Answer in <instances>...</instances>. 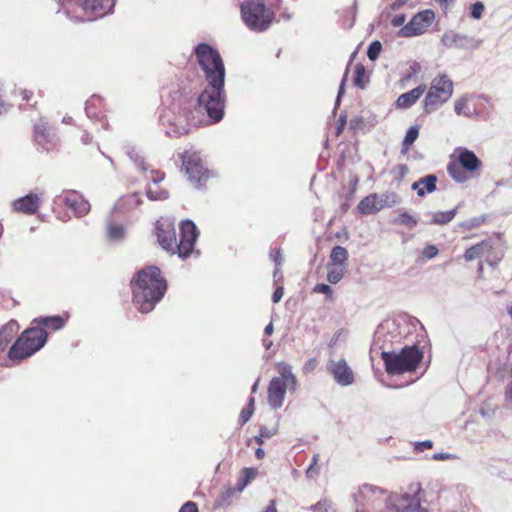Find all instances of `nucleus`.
Instances as JSON below:
<instances>
[{
	"mask_svg": "<svg viewBox=\"0 0 512 512\" xmlns=\"http://www.w3.org/2000/svg\"><path fill=\"white\" fill-rule=\"evenodd\" d=\"M56 201L63 202L73 211L76 217L84 216L90 211L89 202L74 190L64 191L61 195L56 197Z\"/></svg>",
	"mask_w": 512,
	"mask_h": 512,
	"instance_id": "nucleus-13",
	"label": "nucleus"
},
{
	"mask_svg": "<svg viewBox=\"0 0 512 512\" xmlns=\"http://www.w3.org/2000/svg\"><path fill=\"white\" fill-rule=\"evenodd\" d=\"M179 512H198L197 504L192 501H188L180 508Z\"/></svg>",
	"mask_w": 512,
	"mask_h": 512,
	"instance_id": "nucleus-55",
	"label": "nucleus"
},
{
	"mask_svg": "<svg viewBox=\"0 0 512 512\" xmlns=\"http://www.w3.org/2000/svg\"><path fill=\"white\" fill-rule=\"evenodd\" d=\"M426 90V85L421 84L416 88L401 94L396 100L397 108L407 109L417 102Z\"/></svg>",
	"mask_w": 512,
	"mask_h": 512,
	"instance_id": "nucleus-19",
	"label": "nucleus"
},
{
	"mask_svg": "<svg viewBox=\"0 0 512 512\" xmlns=\"http://www.w3.org/2000/svg\"><path fill=\"white\" fill-rule=\"evenodd\" d=\"M437 254H438V249L434 245H428L423 250L424 257H426L428 259L434 258L435 256H437Z\"/></svg>",
	"mask_w": 512,
	"mask_h": 512,
	"instance_id": "nucleus-49",
	"label": "nucleus"
},
{
	"mask_svg": "<svg viewBox=\"0 0 512 512\" xmlns=\"http://www.w3.org/2000/svg\"><path fill=\"white\" fill-rule=\"evenodd\" d=\"M273 278H274L275 283H278L283 280V275H282L280 267H277V266L275 267V270L273 272Z\"/></svg>",
	"mask_w": 512,
	"mask_h": 512,
	"instance_id": "nucleus-62",
	"label": "nucleus"
},
{
	"mask_svg": "<svg viewBox=\"0 0 512 512\" xmlns=\"http://www.w3.org/2000/svg\"><path fill=\"white\" fill-rule=\"evenodd\" d=\"M466 103H467V101H466V99H465V98H460V99H458V100L455 102V104H454V110H455V113H456L457 115H461V114H462L463 109H464V107L466 106Z\"/></svg>",
	"mask_w": 512,
	"mask_h": 512,
	"instance_id": "nucleus-56",
	"label": "nucleus"
},
{
	"mask_svg": "<svg viewBox=\"0 0 512 512\" xmlns=\"http://www.w3.org/2000/svg\"><path fill=\"white\" fill-rule=\"evenodd\" d=\"M378 202L381 209L384 207H393L400 202V197L395 192H387L379 195Z\"/></svg>",
	"mask_w": 512,
	"mask_h": 512,
	"instance_id": "nucleus-29",
	"label": "nucleus"
},
{
	"mask_svg": "<svg viewBox=\"0 0 512 512\" xmlns=\"http://www.w3.org/2000/svg\"><path fill=\"white\" fill-rule=\"evenodd\" d=\"M308 509L312 512H335L332 501L326 498L311 505Z\"/></svg>",
	"mask_w": 512,
	"mask_h": 512,
	"instance_id": "nucleus-35",
	"label": "nucleus"
},
{
	"mask_svg": "<svg viewBox=\"0 0 512 512\" xmlns=\"http://www.w3.org/2000/svg\"><path fill=\"white\" fill-rule=\"evenodd\" d=\"M441 43L447 48L475 50L480 47L482 40L454 31H446L442 35Z\"/></svg>",
	"mask_w": 512,
	"mask_h": 512,
	"instance_id": "nucleus-12",
	"label": "nucleus"
},
{
	"mask_svg": "<svg viewBox=\"0 0 512 512\" xmlns=\"http://www.w3.org/2000/svg\"><path fill=\"white\" fill-rule=\"evenodd\" d=\"M257 474V468L248 467L241 470L236 483L237 492H242L246 488V486L256 478Z\"/></svg>",
	"mask_w": 512,
	"mask_h": 512,
	"instance_id": "nucleus-24",
	"label": "nucleus"
},
{
	"mask_svg": "<svg viewBox=\"0 0 512 512\" xmlns=\"http://www.w3.org/2000/svg\"><path fill=\"white\" fill-rule=\"evenodd\" d=\"M407 1L408 0H395L390 7L393 11H396L400 9L403 5H405Z\"/></svg>",
	"mask_w": 512,
	"mask_h": 512,
	"instance_id": "nucleus-63",
	"label": "nucleus"
},
{
	"mask_svg": "<svg viewBox=\"0 0 512 512\" xmlns=\"http://www.w3.org/2000/svg\"><path fill=\"white\" fill-rule=\"evenodd\" d=\"M283 295H284V287H283V285L277 286V288L275 289V291L272 294V301L274 303L280 302V300L282 299Z\"/></svg>",
	"mask_w": 512,
	"mask_h": 512,
	"instance_id": "nucleus-54",
	"label": "nucleus"
},
{
	"mask_svg": "<svg viewBox=\"0 0 512 512\" xmlns=\"http://www.w3.org/2000/svg\"><path fill=\"white\" fill-rule=\"evenodd\" d=\"M40 206V196L36 193H29L13 202L14 210L28 215L35 214Z\"/></svg>",
	"mask_w": 512,
	"mask_h": 512,
	"instance_id": "nucleus-18",
	"label": "nucleus"
},
{
	"mask_svg": "<svg viewBox=\"0 0 512 512\" xmlns=\"http://www.w3.org/2000/svg\"><path fill=\"white\" fill-rule=\"evenodd\" d=\"M276 433V428L273 427L271 429L261 428L259 436L256 437V442L258 445H263V438H271Z\"/></svg>",
	"mask_w": 512,
	"mask_h": 512,
	"instance_id": "nucleus-42",
	"label": "nucleus"
},
{
	"mask_svg": "<svg viewBox=\"0 0 512 512\" xmlns=\"http://www.w3.org/2000/svg\"><path fill=\"white\" fill-rule=\"evenodd\" d=\"M128 155L135 162L137 167H139L143 171L147 170V167L145 165L144 159L141 156H139L138 153L135 150L129 151Z\"/></svg>",
	"mask_w": 512,
	"mask_h": 512,
	"instance_id": "nucleus-46",
	"label": "nucleus"
},
{
	"mask_svg": "<svg viewBox=\"0 0 512 512\" xmlns=\"http://www.w3.org/2000/svg\"><path fill=\"white\" fill-rule=\"evenodd\" d=\"M313 291L316 292V293L326 294L330 298L332 296V289H331V287L329 285H327V284H324V283L317 284L314 287Z\"/></svg>",
	"mask_w": 512,
	"mask_h": 512,
	"instance_id": "nucleus-47",
	"label": "nucleus"
},
{
	"mask_svg": "<svg viewBox=\"0 0 512 512\" xmlns=\"http://www.w3.org/2000/svg\"><path fill=\"white\" fill-rule=\"evenodd\" d=\"M347 74H348V70L345 71L343 79L341 81V84H340V87H339V91H338V95H337V99H336V106L339 104L340 98H341L342 94L344 93V86H345Z\"/></svg>",
	"mask_w": 512,
	"mask_h": 512,
	"instance_id": "nucleus-59",
	"label": "nucleus"
},
{
	"mask_svg": "<svg viewBox=\"0 0 512 512\" xmlns=\"http://www.w3.org/2000/svg\"><path fill=\"white\" fill-rule=\"evenodd\" d=\"M198 235V229L193 221H182L180 224V240L179 242L176 241L175 253L182 259L188 258L194 250Z\"/></svg>",
	"mask_w": 512,
	"mask_h": 512,
	"instance_id": "nucleus-11",
	"label": "nucleus"
},
{
	"mask_svg": "<svg viewBox=\"0 0 512 512\" xmlns=\"http://www.w3.org/2000/svg\"><path fill=\"white\" fill-rule=\"evenodd\" d=\"M279 377L271 379L268 386V403L273 409H278L283 405L287 390L295 391L297 380L292 373L290 366L284 365L279 370Z\"/></svg>",
	"mask_w": 512,
	"mask_h": 512,
	"instance_id": "nucleus-6",
	"label": "nucleus"
},
{
	"mask_svg": "<svg viewBox=\"0 0 512 512\" xmlns=\"http://www.w3.org/2000/svg\"><path fill=\"white\" fill-rule=\"evenodd\" d=\"M126 202L130 206H138L142 203V200L139 193H133L126 197Z\"/></svg>",
	"mask_w": 512,
	"mask_h": 512,
	"instance_id": "nucleus-50",
	"label": "nucleus"
},
{
	"mask_svg": "<svg viewBox=\"0 0 512 512\" xmlns=\"http://www.w3.org/2000/svg\"><path fill=\"white\" fill-rule=\"evenodd\" d=\"M194 53L207 82L198 96V109L200 112H206L213 122H219L224 116L226 102L223 60L220 53L206 43L198 44L194 48Z\"/></svg>",
	"mask_w": 512,
	"mask_h": 512,
	"instance_id": "nucleus-1",
	"label": "nucleus"
},
{
	"mask_svg": "<svg viewBox=\"0 0 512 512\" xmlns=\"http://www.w3.org/2000/svg\"><path fill=\"white\" fill-rule=\"evenodd\" d=\"M464 170L465 169L459 163L449 162L447 165L448 174L457 183H464L468 180V176Z\"/></svg>",
	"mask_w": 512,
	"mask_h": 512,
	"instance_id": "nucleus-25",
	"label": "nucleus"
},
{
	"mask_svg": "<svg viewBox=\"0 0 512 512\" xmlns=\"http://www.w3.org/2000/svg\"><path fill=\"white\" fill-rule=\"evenodd\" d=\"M151 175H152L151 179L154 184L161 182L165 176L163 172H160L158 170H151Z\"/></svg>",
	"mask_w": 512,
	"mask_h": 512,
	"instance_id": "nucleus-58",
	"label": "nucleus"
},
{
	"mask_svg": "<svg viewBox=\"0 0 512 512\" xmlns=\"http://www.w3.org/2000/svg\"><path fill=\"white\" fill-rule=\"evenodd\" d=\"M156 236L161 247L175 253L176 249V231L174 223L169 220L157 221L156 223Z\"/></svg>",
	"mask_w": 512,
	"mask_h": 512,
	"instance_id": "nucleus-14",
	"label": "nucleus"
},
{
	"mask_svg": "<svg viewBox=\"0 0 512 512\" xmlns=\"http://www.w3.org/2000/svg\"><path fill=\"white\" fill-rule=\"evenodd\" d=\"M48 334L41 327L26 329L10 347L8 357L10 360H23L39 351L46 343Z\"/></svg>",
	"mask_w": 512,
	"mask_h": 512,
	"instance_id": "nucleus-4",
	"label": "nucleus"
},
{
	"mask_svg": "<svg viewBox=\"0 0 512 512\" xmlns=\"http://www.w3.org/2000/svg\"><path fill=\"white\" fill-rule=\"evenodd\" d=\"M254 402H255L254 397H250L248 404L242 408V410L240 412V416H239L240 424H242V425L245 424L251 418L253 411H254Z\"/></svg>",
	"mask_w": 512,
	"mask_h": 512,
	"instance_id": "nucleus-36",
	"label": "nucleus"
},
{
	"mask_svg": "<svg viewBox=\"0 0 512 512\" xmlns=\"http://www.w3.org/2000/svg\"><path fill=\"white\" fill-rule=\"evenodd\" d=\"M365 67L362 64H358L355 67L354 84L360 88H364L363 78L365 76Z\"/></svg>",
	"mask_w": 512,
	"mask_h": 512,
	"instance_id": "nucleus-40",
	"label": "nucleus"
},
{
	"mask_svg": "<svg viewBox=\"0 0 512 512\" xmlns=\"http://www.w3.org/2000/svg\"><path fill=\"white\" fill-rule=\"evenodd\" d=\"M423 351L417 346H404L399 351H382L381 358L388 375L414 372L423 359Z\"/></svg>",
	"mask_w": 512,
	"mask_h": 512,
	"instance_id": "nucleus-3",
	"label": "nucleus"
},
{
	"mask_svg": "<svg viewBox=\"0 0 512 512\" xmlns=\"http://www.w3.org/2000/svg\"><path fill=\"white\" fill-rule=\"evenodd\" d=\"M346 125V114H341L338 119L337 135H339Z\"/></svg>",
	"mask_w": 512,
	"mask_h": 512,
	"instance_id": "nucleus-61",
	"label": "nucleus"
},
{
	"mask_svg": "<svg viewBox=\"0 0 512 512\" xmlns=\"http://www.w3.org/2000/svg\"><path fill=\"white\" fill-rule=\"evenodd\" d=\"M343 278L342 269H329L327 274V280L331 284H337Z\"/></svg>",
	"mask_w": 512,
	"mask_h": 512,
	"instance_id": "nucleus-41",
	"label": "nucleus"
},
{
	"mask_svg": "<svg viewBox=\"0 0 512 512\" xmlns=\"http://www.w3.org/2000/svg\"><path fill=\"white\" fill-rule=\"evenodd\" d=\"M101 102V98L96 95H93L90 99L86 101L85 112L88 118H98V108L101 106Z\"/></svg>",
	"mask_w": 512,
	"mask_h": 512,
	"instance_id": "nucleus-27",
	"label": "nucleus"
},
{
	"mask_svg": "<svg viewBox=\"0 0 512 512\" xmlns=\"http://www.w3.org/2000/svg\"><path fill=\"white\" fill-rule=\"evenodd\" d=\"M453 94V81L446 74L436 76L424 99V109L427 113L436 110L446 103Z\"/></svg>",
	"mask_w": 512,
	"mask_h": 512,
	"instance_id": "nucleus-7",
	"label": "nucleus"
},
{
	"mask_svg": "<svg viewBox=\"0 0 512 512\" xmlns=\"http://www.w3.org/2000/svg\"><path fill=\"white\" fill-rule=\"evenodd\" d=\"M107 236L111 241H120L125 237V228L122 225L108 223Z\"/></svg>",
	"mask_w": 512,
	"mask_h": 512,
	"instance_id": "nucleus-31",
	"label": "nucleus"
},
{
	"mask_svg": "<svg viewBox=\"0 0 512 512\" xmlns=\"http://www.w3.org/2000/svg\"><path fill=\"white\" fill-rule=\"evenodd\" d=\"M330 259L333 264L343 265L348 259V252L342 246H335L331 251Z\"/></svg>",
	"mask_w": 512,
	"mask_h": 512,
	"instance_id": "nucleus-30",
	"label": "nucleus"
},
{
	"mask_svg": "<svg viewBox=\"0 0 512 512\" xmlns=\"http://www.w3.org/2000/svg\"><path fill=\"white\" fill-rule=\"evenodd\" d=\"M273 261L277 267H280L283 263V256L280 250H277L275 254H271Z\"/></svg>",
	"mask_w": 512,
	"mask_h": 512,
	"instance_id": "nucleus-60",
	"label": "nucleus"
},
{
	"mask_svg": "<svg viewBox=\"0 0 512 512\" xmlns=\"http://www.w3.org/2000/svg\"><path fill=\"white\" fill-rule=\"evenodd\" d=\"M39 324L49 327L53 330H59L64 326V320L60 316H48V317H42L35 320Z\"/></svg>",
	"mask_w": 512,
	"mask_h": 512,
	"instance_id": "nucleus-28",
	"label": "nucleus"
},
{
	"mask_svg": "<svg viewBox=\"0 0 512 512\" xmlns=\"http://www.w3.org/2000/svg\"><path fill=\"white\" fill-rule=\"evenodd\" d=\"M437 180H438V178L436 175L429 174L424 177H421L420 183H421L422 188H424V190L426 191V193H432V192L436 191V189H437V186H436Z\"/></svg>",
	"mask_w": 512,
	"mask_h": 512,
	"instance_id": "nucleus-34",
	"label": "nucleus"
},
{
	"mask_svg": "<svg viewBox=\"0 0 512 512\" xmlns=\"http://www.w3.org/2000/svg\"><path fill=\"white\" fill-rule=\"evenodd\" d=\"M133 302L141 313L151 312L167 290L166 280L157 266H148L131 282Z\"/></svg>",
	"mask_w": 512,
	"mask_h": 512,
	"instance_id": "nucleus-2",
	"label": "nucleus"
},
{
	"mask_svg": "<svg viewBox=\"0 0 512 512\" xmlns=\"http://www.w3.org/2000/svg\"><path fill=\"white\" fill-rule=\"evenodd\" d=\"M318 457H319L318 454H315L313 456L312 462L306 470V475L309 478H314L319 473L318 468H317Z\"/></svg>",
	"mask_w": 512,
	"mask_h": 512,
	"instance_id": "nucleus-45",
	"label": "nucleus"
},
{
	"mask_svg": "<svg viewBox=\"0 0 512 512\" xmlns=\"http://www.w3.org/2000/svg\"><path fill=\"white\" fill-rule=\"evenodd\" d=\"M485 10V6L482 2L477 1L471 6V16L474 19H480L483 15V12Z\"/></svg>",
	"mask_w": 512,
	"mask_h": 512,
	"instance_id": "nucleus-44",
	"label": "nucleus"
},
{
	"mask_svg": "<svg viewBox=\"0 0 512 512\" xmlns=\"http://www.w3.org/2000/svg\"><path fill=\"white\" fill-rule=\"evenodd\" d=\"M188 131L184 127H178L177 125H170V127L166 130V134L170 137H181L185 135Z\"/></svg>",
	"mask_w": 512,
	"mask_h": 512,
	"instance_id": "nucleus-43",
	"label": "nucleus"
},
{
	"mask_svg": "<svg viewBox=\"0 0 512 512\" xmlns=\"http://www.w3.org/2000/svg\"><path fill=\"white\" fill-rule=\"evenodd\" d=\"M241 16L250 30L262 32L269 28L274 14L262 1L253 0L241 4Z\"/></svg>",
	"mask_w": 512,
	"mask_h": 512,
	"instance_id": "nucleus-5",
	"label": "nucleus"
},
{
	"mask_svg": "<svg viewBox=\"0 0 512 512\" xmlns=\"http://www.w3.org/2000/svg\"><path fill=\"white\" fill-rule=\"evenodd\" d=\"M411 189L416 191L417 195L419 197H424L426 195V191L424 190V188H422L421 186V183H420V179H418L417 181H415L414 183H412L411 185Z\"/></svg>",
	"mask_w": 512,
	"mask_h": 512,
	"instance_id": "nucleus-57",
	"label": "nucleus"
},
{
	"mask_svg": "<svg viewBox=\"0 0 512 512\" xmlns=\"http://www.w3.org/2000/svg\"><path fill=\"white\" fill-rule=\"evenodd\" d=\"M262 512H278L275 501L272 500L270 504Z\"/></svg>",
	"mask_w": 512,
	"mask_h": 512,
	"instance_id": "nucleus-64",
	"label": "nucleus"
},
{
	"mask_svg": "<svg viewBox=\"0 0 512 512\" xmlns=\"http://www.w3.org/2000/svg\"><path fill=\"white\" fill-rule=\"evenodd\" d=\"M328 371L332 374L335 382L341 386H350L354 383V372L345 359L330 360Z\"/></svg>",
	"mask_w": 512,
	"mask_h": 512,
	"instance_id": "nucleus-15",
	"label": "nucleus"
},
{
	"mask_svg": "<svg viewBox=\"0 0 512 512\" xmlns=\"http://www.w3.org/2000/svg\"><path fill=\"white\" fill-rule=\"evenodd\" d=\"M146 194H147L148 199H150L152 201L166 200L169 197V193L167 190L158 189V188L153 189L151 187L147 188Z\"/></svg>",
	"mask_w": 512,
	"mask_h": 512,
	"instance_id": "nucleus-37",
	"label": "nucleus"
},
{
	"mask_svg": "<svg viewBox=\"0 0 512 512\" xmlns=\"http://www.w3.org/2000/svg\"><path fill=\"white\" fill-rule=\"evenodd\" d=\"M456 216V209H451L448 211H439L433 214L432 220L429 224L434 225H445L451 222Z\"/></svg>",
	"mask_w": 512,
	"mask_h": 512,
	"instance_id": "nucleus-26",
	"label": "nucleus"
},
{
	"mask_svg": "<svg viewBox=\"0 0 512 512\" xmlns=\"http://www.w3.org/2000/svg\"><path fill=\"white\" fill-rule=\"evenodd\" d=\"M180 158L188 180L196 187L202 186L210 177V171L204 166L199 153L185 151L180 154Z\"/></svg>",
	"mask_w": 512,
	"mask_h": 512,
	"instance_id": "nucleus-9",
	"label": "nucleus"
},
{
	"mask_svg": "<svg viewBox=\"0 0 512 512\" xmlns=\"http://www.w3.org/2000/svg\"><path fill=\"white\" fill-rule=\"evenodd\" d=\"M34 140L36 144L45 151H51L58 145V138L55 132L47 127L44 122L35 124Z\"/></svg>",
	"mask_w": 512,
	"mask_h": 512,
	"instance_id": "nucleus-16",
	"label": "nucleus"
},
{
	"mask_svg": "<svg viewBox=\"0 0 512 512\" xmlns=\"http://www.w3.org/2000/svg\"><path fill=\"white\" fill-rule=\"evenodd\" d=\"M378 198L379 195L377 193L369 194L363 198L357 206L359 213L363 215H372L379 212L381 210V206H379Z\"/></svg>",
	"mask_w": 512,
	"mask_h": 512,
	"instance_id": "nucleus-21",
	"label": "nucleus"
},
{
	"mask_svg": "<svg viewBox=\"0 0 512 512\" xmlns=\"http://www.w3.org/2000/svg\"><path fill=\"white\" fill-rule=\"evenodd\" d=\"M435 20V13L426 9L415 14L411 20L397 32L398 37L411 38L422 35Z\"/></svg>",
	"mask_w": 512,
	"mask_h": 512,
	"instance_id": "nucleus-10",
	"label": "nucleus"
},
{
	"mask_svg": "<svg viewBox=\"0 0 512 512\" xmlns=\"http://www.w3.org/2000/svg\"><path fill=\"white\" fill-rule=\"evenodd\" d=\"M491 245L488 241H482L474 246H471L465 251L464 258L466 261H472L487 254L491 250Z\"/></svg>",
	"mask_w": 512,
	"mask_h": 512,
	"instance_id": "nucleus-23",
	"label": "nucleus"
},
{
	"mask_svg": "<svg viewBox=\"0 0 512 512\" xmlns=\"http://www.w3.org/2000/svg\"><path fill=\"white\" fill-rule=\"evenodd\" d=\"M235 492H237L236 487L235 488H227L222 493L221 501L223 503H229Z\"/></svg>",
	"mask_w": 512,
	"mask_h": 512,
	"instance_id": "nucleus-52",
	"label": "nucleus"
},
{
	"mask_svg": "<svg viewBox=\"0 0 512 512\" xmlns=\"http://www.w3.org/2000/svg\"><path fill=\"white\" fill-rule=\"evenodd\" d=\"M406 21V15L405 14H399L396 15L392 20L391 24L393 27H403L404 23Z\"/></svg>",
	"mask_w": 512,
	"mask_h": 512,
	"instance_id": "nucleus-53",
	"label": "nucleus"
},
{
	"mask_svg": "<svg viewBox=\"0 0 512 512\" xmlns=\"http://www.w3.org/2000/svg\"><path fill=\"white\" fill-rule=\"evenodd\" d=\"M115 0H81L85 12H91L94 18L103 17L112 11Z\"/></svg>",
	"mask_w": 512,
	"mask_h": 512,
	"instance_id": "nucleus-17",
	"label": "nucleus"
},
{
	"mask_svg": "<svg viewBox=\"0 0 512 512\" xmlns=\"http://www.w3.org/2000/svg\"><path fill=\"white\" fill-rule=\"evenodd\" d=\"M19 328V324L16 320H10L0 328V355L18 333Z\"/></svg>",
	"mask_w": 512,
	"mask_h": 512,
	"instance_id": "nucleus-20",
	"label": "nucleus"
},
{
	"mask_svg": "<svg viewBox=\"0 0 512 512\" xmlns=\"http://www.w3.org/2000/svg\"><path fill=\"white\" fill-rule=\"evenodd\" d=\"M394 224L403 225L408 227L409 229H413L418 224L416 218L410 215L408 212L404 211L397 218L393 220Z\"/></svg>",
	"mask_w": 512,
	"mask_h": 512,
	"instance_id": "nucleus-33",
	"label": "nucleus"
},
{
	"mask_svg": "<svg viewBox=\"0 0 512 512\" xmlns=\"http://www.w3.org/2000/svg\"><path fill=\"white\" fill-rule=\"evenodd\" d=\"M485 220H486L485 216L473 217V218L467 219L464 222H462L461 226L464 227L465 229L470 230V229L479 227L480 225H482L485 222Z\"/></svg>",
	"mask_w": 512,
	"mask_h": 512,
	"instance_id": "nucleus-39",
	"label": "nucleus"
},
{
	"mask_svg": "<svg viewBox=\"0 0 512 512\" xmlns=\"http://www.w3.org/2000/svg\"><path fill=\"white\" fill-rule=\"evenodd\" d=\"M453 458H456V455L447 453V452H437L431 456V459L436 460V461H444V460H449V459H453Z\"/></svg>",
	"mask_w": 512,
	"mask_h": 512,
	"instance_id": "nucleus-48",
	"label": "nucleus"
},
{
	"mask_svg": "<svg viewBox=\"0 0 512 512\" xmlns=\"http://www.w3.org/2000/svg\"><path fill=\"white\" fill-rule=\"evenodd\" d=\"M381 50H382V44L380 41L375 40V41L371 42L368 47V50H367L368 58L371 61H375L379 57Z\"/></svg>",
	"mask_w": 512,
	"mask_h": 512,
	"instance_id": "nucleus-38",
	"label": "nucleus"
},
{
	"mask_svg": "<svg viewBox=\"0 0 512 512\" xmlns=\"http://www.w3.org/2000/svg\"><path fill=\"white\" fill-rule=\"evenodd\" d=\"M420 493V483L410 484L406 493L388 498L387 512H424L420 507Z\"/></svg>",
	"mask_w": 512,
	"mask_h": 512,
	"instance_id": "nucleus-8",
	"label": "nucleus"
},
{
	"mask_svg": "<svg viewBox=\"0 0 512 512\" xmlns=\"http://www.w3.org/2000/svg\"><path fill=\"white\" fill-rule=\"evenodd\" d=\"M458 163L468 172H474L481 167V161L476 154L470 150H463L458 157Z\"/></svg>",
	"mask_w": 512,
	"mask_h": 512,
	"instance_id": "nucleus-22",
	"label": "nucleus"
},
{
	"mask_svg": "<svg viewBox=\"0 0 512 512\" xmlns=\"http://www.w3.org/2000/svg\"><path fill=\"white\" fill-rule=\"evenodd\" d=\"M419 136V129L416 126L410 127L402 142V152H407Z\"/></svg>",
	"mask_w": 512,
	"mask_h": 512,
	"instance_id": "nucleus-32",
	"label": "nucleus"
},
{
	"mask_svg": "<svg viewBox=\"0 0 512 512\" xmlns=\"http://www.w3.org/2000/svg\"><path fill=\"white\" fill-rule=\"evenodd\" d=\"M358 183H359V178L358 176L354 175V174H351L350 177H349V190H351V197L354 196L356 190H357V186H358Z\"/></svg>",
	"mask_w": 512,
	"mask_h": 512,
	"instance_id": "nucleus-51",
	"label": "nucleus"
}]
</instances>
